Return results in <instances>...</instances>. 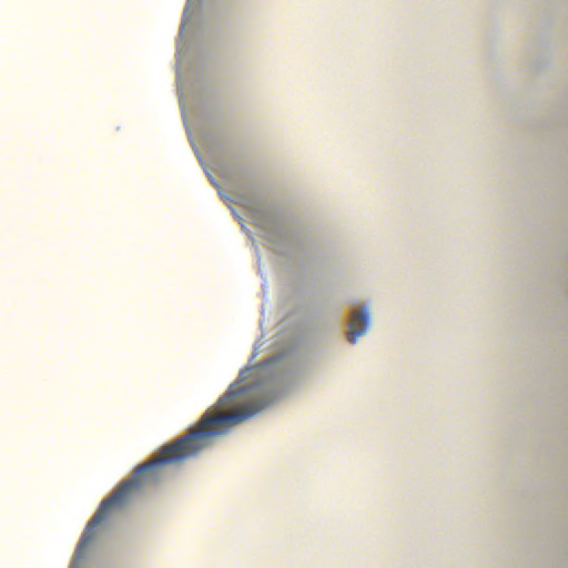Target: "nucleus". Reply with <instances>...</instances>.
<instances>
[{"mask_svg":"<svg viewBox=\"0 0 568 568\" xmlns=\"http://www.w3.org/2000/svg\"><path fill=\"white\" fill-rule=\"evenodd\" d=\"M281 361H283V357H273L272 359L266 362V365H268L271 367V365H276Z\"/></svg>","mask_w":568,"mask_h":568,"instance_id":"39448f33","label":"nucleus"},{"mask_svg":"<svg viewBox=\"0 0 568 568\" xmlns=\"http://www.w3.org/2000/svg\"><path fill=\"white\" fill-rule=\"evenodd\" d=\"M367 323L368 322H363V321L351 322V327L348 331V339L352 344H355V342H356L357 337H359V335L365 334V332L367 329Z\"/></svg>","mask_w":568,"mask_h":568,"instance_id":"f03ea898","label":"nucleus"},{"mask_svg":"<svg viewBox=\"0 0 568 568\" xmlns=\"http://www.w3.org/2000/svg\"><path fill=\"white\" fill-rule=\"evenodd\" d=\"M371 313L368 308H361L356 313L353 314L352 318L355 321H365V318H369Z\"/></svg>","mask_w":568,"mask_h":568,"instance_id":"20e7f679","label":"nucleus"},{"mask_svg":"<svg viewBox=\"0 0 568 568\" xmlns=\"http://www.w3.org/2000/svg\"><path fill=\"white\" fill-rule=\"evenodd\" d=\"M245 390V387H229L216 403L219 410H205L196 426L190 429L185 436L175 439L171 445L164 446L159 455L154 459H151V462L138 466L128 479L120 483L115 490L101 501L99 509L92 516L91 520L88 521L80 537V541L74 550L72 565H75V562L83 558L85 550L95 537L98 526L105 521L111 511H115V509H121V507L125 506L133 494L141 491V488L145 486V484L154 483V480L159 479L158 469L160 466H163V464L180 463V460L186 459V457L195 456V454L200 453L204 447L210 446L214 437L222 436V434L227 433L231 427L253 416L254 406L245 409L229 410V413L223 410L232 404H240V402H236V398L241 397Z\"/></svg>","mask_w":568,"mask_h":568,"instance_id":"f257e3e1","label":"nucleus"},{"mask_svg":"<svg viewBox=\"0 0 568 568\" xmlns=\"http://www.w3.org/2000/svg\"><path fill=\"white\" fill-rule=\"evenodd\" d=\"M296 381V373L293 369H285L278 377V382L285 384V382Z\"/></svg>","mask_w":568,"mask_h":568,"instance_id":"7ed1b4c3","label":"nucleus"}]
</instances>
